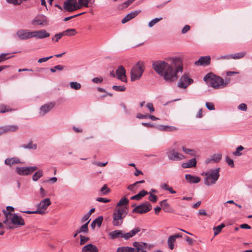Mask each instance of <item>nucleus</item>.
<instances>
[{"instance_id":"1","label":"nucleus","mask_w":252,"mask_h":252,"mask_svg":"<svg viewBox=\"0 0 252 252\" xmlns=\"http://www.w3.org/2000/svg\"><path fill=\"white\" fill-rule=\"evenodd\" d=\"M153 68L166 81L171 83L177 79L179 72L183 71V62L179 57H170L166 59V61L154 62Z\"/></svg>"},{"instance_id":"2","label":"nucleus","mask_w":252,"mask_h":252,"mask_svg":"<svg viewBox=\"0 0 252 252\" xmlns=\"http://www.w3.org/2000/svg\"><path fill=\"white\" fill-rule=\"evenodd\" d=\"M3 213L6 219L3 221V222L6 224L8 228L12 229L13 228L12 224L19 226H23L25 224V221L21 216H19L16 214L12 215L10 212H7L5 210H3Z\"/></svg>"},{"instance_id":"3","label":"nucleus","mask_w":252,"mask_h":252,"mask_svg":"<svg viewBox=\"0 0 252 252\" xmlns=\"http://www.w3.org/2000/svg\"><path fill=\"white\" fill-rule=\"evenodd\" d=\"M128 213L126 206L115 208L113 213L112 224L115 226H120L123 223V220Z\"/></svg>"},{"instance_id":"4","label":"nucleus","mask_w":252,"mask_h":252,"mask_svg":"<svg viewBox=\"0 0 252 252\" xmlns=\"http://www.w3.org/2000/svg\"><path fill=\"white\" fill-rule=\"evenodd\" d=\"M203 79L207 84L215 89L221 88L222 84H223V79L221 77L215 75L213 73L207 74Z\"/></svg>"},{"instance_id":"5","label":"nucleus","mask_w":252,"mask_h":252,"mask_svg":"<svg viewBox=\"0 0 252 252\" xmlns=\"http://www.w3.org/2000/svg\"><path fill=\"white\" fill-rule=\"evenodd\" d=\"M220 168H218L205 173L206 177L204 179V184L206 186H210L216 184L220 177Z\"/></svg>"},{"instance_id":"6","label":"nucleus","mask_w":252,"mask_h":252,"mask_svg":"<svg viewBox=\"0 0 252 252\" xmlns=\"http://www.w3.org/2000/svg\"><path fill=\"white\" fill-rule=\"evenodd\" d=\"M144 69L145 67L143 63L140 61L138 62L131 70V80L134 81L139 80L141 78Z\"/></svg>"},{"instance_id":"7","label":"nucleus","mask_w":252,"mask_h":252,"mask_svg":"<svg viewBox=\"0 0 252 252\" xmlns=\"http://www.w3.org/2000/svg\"><path fill=\"white\" fill-rule=\"evenodd\" d=\"M49 19L44 14H38L32 20L31 24L34 26L46 27L49 25Z\"/></svg>"},{"instance_id":"8","label":"nucleus","mask_w":252,"mask_h":252,"mask_svg":"<svg viewBox=\"0 0 252 252\" xmlns=\"http://www.w3.org/2000/svg\"><path fill=\"white\" fill-rule=\"evenodd\" d=\"M37 169V166L16 167V171L20 175L26 176L32 174Z\"/></svg>"},{"instance_id":"9","label":"nucleus","mask_w":252,"mask_h":252,"mask_svg":"<svg viewBox=\"0 0 252 252\" xmlns=\"http://www.w3.org/2000/svg\"><path fill=\"white\" fill-rule=\"evenodd\" d=\"M193 82L191 78H190L188 74H184L179 80L178 86L180 88L186 89Z\"/></svg>"},{"instance_id":"10","label":"nucleus","mask_w":252,"mask_h":252,"mask_svg":"<svg viewBox=\"0 0 252 252\" xmlns=\"http://www.w3.org/2000/svg\"><path fill=\"white\" fill-rule=\"evenodd\" d=\"M169 159L173 161H179L185 158L184 156L176 151L174 149H169L166 153Z\"/></svg>"},{"instance_id":"11","label":"nucleus","mask_w":252,"mask_h":252,"mask_svg":"<svg viewBox=\"0 0 252 252\" xmlns=\"http://www.w3.org/2000/svg\"><path fill=\"white\" fill-rule=\"evenodd\" d=\"M152 208V205L148 202L140 204L132 210V213L143 214L150 211Z\"/></svg>"},{"instance_id":"12","label":"nucleus","mask_w":252,"mask_h":252,"mask_svg":"<svg viewBox=\"0 0 252 252\" xmlns=\"http://www.w3.org/2000/svg\"><path fill=\"white\" fill-rule=\"evenodd\" d=\"M33 31H29L28 30L21 29L18 30L16 35L21 40H27L33 38Z\"/></svg>"},{"instance_id":"13","label":"nucleus","mask_w":252,"mask_h":252,"mask_svg":"<svg viewBox=\"0 0 252 252\" xmlns=\"http://www.w3.org/2000/svg\"><path fill=\"white\" fill-rule=\"evenodd\" d=\"M51 204V202L49 198H47L41 200L37 205V211H39L40 212L38 213V214L42 215L44 214L45 211Z\"/></svg>"},{"instance_id":"14","label":"nucleus","mask_w":252,"mask_h":252,"mask_svg":"<svg viewBox=\"0 0 252 252\" xmlns=\"http://www.w3.org/2000/svg\"><path fill=\"white\" fill-rule=\"evenodd\" d=\"M55 105V102H51L42 105L39 110L40 116H44L45 115L54 107Z\"/></svg>"},{"instance_id":"15","label":"nucleus","mask_w":252,"mask_h":252,"mask_svg":"<svg viewBox=\"0 0 252 252\" xmlns=\"http://www.w3.org/2000/svg\"><path fill=\"white\" fill-rule=\"evenodd\" d=\"M117 78L124 82H126L127 80L126 75V69L122 66L120 65L118 67L116 71Z\"/></svg>"},{"instance_id":"16","label":"nucleus","mask_w":252,"mask_h":252,"mask_svg":"<svg viewBox=\"0 0 252 252\" xmlns=\"http://www.w3.org/2000/svg\"><path fill=\"white\" fill-rule=\"evenodd\" d=\"M33 37L38 39H43L50 36V34L45 30L33 31Z\"/></svg>"},{"instance_id":"17","label":"nucleus","mask_w":252,"mask_h":252,"mask_svg":"<svg viewBox=\"0 0 252 252\" xmlns=\"http://www.w3.org/2000/svg\"><path fill=\"white\" fill-rule=\"evenodd\" d=\"M109 236L112 239H115L117 238H124L125 239V233L122 230H116L115 231L110 232L109 233Z\"/></svg>"},{"instance_id":"18","label":"nucleus","mask_w":252,"mask_h":252,"mask_svg":"<svg viewBox=\"0 0 252 252\" xmlns=\"http://www.w3.org/2000/svg\"><path fill=\"white\" fill-rule=\"evenodd\" d=\"M211 57L209 56L201 57L199 60L195 62L197 65L207 66L210 64Z\"/></svg>"},{"instance_id":"19","label":"nucleus","mask_w":252,"mask_h":252,"mask_svg":"<svg viewBox=\"0 0 252 252\" xmlns=\"http://www.w3.org/2000/svg\"><path fill=\"white\" fill-rule=\"evenodd\" d=\"M141 10H136L132 11L127 14L122 20V23L125 24L133 18L135 17L140 12Z\"/></svg>"},{"instance_id":"20","label":"nucleus","mask_w":252,"mask_h":252,"mask_svg":"<svg viewBox=\"0 0 252 252\" xmlns=\"http://www.w3.org/2000/svg\"><path fill=\"white\" fill-rule=\"evenodd\" d=\"M182 235L180 234H176L174 235L170 236L168 237L167 243L169 248L170 250H173L174 249V243L176 239L182 237Z\"/></svg>"},{"instance_id":"21","label":"nucleus","mask_w":252,"mask_h":252,"mask_svg":"<svg viewBox=\"0 0 252 252\" xmlns=\"http://www.w3.org/2000/svg\"><path fill=\"white\" fill-rule=\"evenodd\" d=\"M185 179L188 183L190 184L198 183L200 181V178L199 177L190 174H186Z\"/></svg>"},{"instance_id":"22","label":"nucleus","mask_w":252,"mask_h":252,"mask_svg":"<svg viewBox=\"0 0 252 252\" xmlns=\"http://www.w3.org/2000/svg\"><path fill=\"white\" fill-rule=\"evenodd\" d=\"M82 251L83 252H98V249L95 245L89 244L85 246Z\"/></svg>"},{"instance_id":"23","label":"nucleus","mask_w":252,"mask_h":252,"mask_svg":"<svg viewBox=\"0 0 252 252\" xmlns=\"http://www.w3.org/2000/svg\"><path fill=\"white\" fill-rule=\"evenodd\" d=\"M141 229L139 227H135L132 230H130L129 232L125 233V240H128L130 238H132L134 236H135L138 232H140Z\"/></svg>"},{"instance_id":"24","label":"nucleus","mask_w":252,"mask_h":252,"mask_svg":"<svg viewBox=\"0 0 252 252\" xmlns=\"http://www.w3.org/2000/svg\"><path fill=\"white\" fill-rule=\"evenodd\" d=\"M196 164V160L195 158H193L188 160L187 162L183 163L182 167L184 168H191L195 167Z\"/></svg>"},{"instance_id":"25","label":"nucleus","mask_w":252,"mask_h":252,"mask_svg":"<svg viewBox=\"0 0 252 252\" xmlns=\"http://www.w3.org/2000/svg\"><path fill=\"white\" fill-rule=\"evenodd\" d=\"M63 8L65 10H66L68 12H71V11H73L74 10H77V9H79L78 8H77L74 5L70 3L69 2V0H65L64 2Z\"/></svg>"},{"instance_id":"26","label":"nucleus","mask_w":252,"mask_h":252,"mask_svg":"<svg viewBox=\"0 0 252 252\" xmlns=\"http://www.w3.org/2000/svg\"><path fill=\"white\" fill-rule=\"evenodd\" d=\"M103 219L102 216H99L94 220L91 224V227L93 229H94L96 225H97L98 227H100L103 221Z\"/></svg>"},{"instance_id":"27","label":"nucleus","mask_w":252,"mask_h":252,"mask_svg":"<svg viewBox=\"0 0 252 252\" xmlns=\"http://www.w3.org/2000/svg\"><path fill=\"white\" fill-rule=\"evenodd\" d=\"M160 206L165 212H171L172 209L170 205L167 203L166 200H163L160 202Z\"/></svg>"},{"instance_id":"28","label":"nucleus","mask_w":252,"mask_h":252,"mask_svg":"<svg viewBox=\"0 0 252 252\" xmlns=\"http://www.w3.org/2000/svg\"><path fill=\"white\" fill-rule=\"evenodd\" d=\"M20 160L17 158H7L4 161V163L6 165L11 166V165L15 163H20Z\"/></svg>"},{"instance_id":"29","label":"nucleus","mask_w":252,"mask_h":252,"mask_svg":"<svg viewBox=\"0 0 252 252\" xmlns=\"http://www.w3.org/2000/svg\"><path fill=\"white\" fill-rule=\"evenodd\" d=\"M148 194V192L147 191L142 190L140 191L138 194L131 197L130 199L131 200H139L142 198V197Z\"/></svg>"},{"instance_id":"30","label":"nucleus","mask_w":252,"mask_h":252,"mask_svg":"<svg viewBox=\"0 0 252 252\" xmlns=\"http://www.w3.org/2000/svg\"><path fill=\"white\" fill-rule=\"evenodd\" d=\"M129 203V200L126 197H122L117 203L116 208H122L125 207Z\"/></svg>"},{"instance_id":"31","label":"nucleus","mask_w":252,"mask_h":252,"mask_svg":"<svg viewBox=\"0 0 252 252\" xmlns=\"http://www.w3.org/2000/svg\"><path fill=\"white\" fill-rule=\"evenodd\" d=\"M63 36H73L77 33L74 29H68L61 32Z\"/></svg>"},{"instance_id":"32","label":"nucleus","mask_w":252,"mask_h":252,"mask_svg":"<svg viewBox=\"0 0 252 252\" xmlns=\"http://www.w3.org/2000/svg\"><path fill=\"white\" fill-rule=\"evenodd\" d=\"M116 252H135L134 247H119Z\"/></svg>"},{"instance_id":"33","label":"nucleus","mask_w":252,"mask_h":252,"mask_svg":"<svg viewBox=\"0 0 252 252\" xmlns=\"http://www.w3.org/2000/svg\"><path fill=\"white\" fill-rule=\"evenodd\" d=\"M21 147L24 149L35 150L37 148V145L36 144H33L32 141H30L28 144H23Z\"/></svg>"},{"instance_id":"34","label":"nucleus","mask_w":252,"mask_h":252,"mask_svg":"<svg viewBox=\"0 0 252 252\" xmlns=\"http://www.w3.org/2000/svg\"><path fill=\"white\" fill-rule=\"evenodd\" d=\"M43 175V172L42 170H39L36 172L32 176V180L34 181H37Z\"/></svg>"},{"instance_id":"35","label":"nucleus","mask_w":252,"mask_h":252,"mask_svg":"<svg viewBox=\"0 0 252 252\" xmlns=\"http://www.w3.org/2000/svg\"><path fill=\"white\" fill-rule=\"evenodd\" d=\"M246 54L245 52L237 53L234 54L230 55L231 58L233 59H239L243 58Z\"/></svg>"},{"instance_id":"36","label":"nucleus","mask_w":252,"mask_h":252,"mask_svg":"<svg viewBox=\"0 0 252 252\" xmlns=\"http://www.w3.org/2000/svg\"><path fill=\"white\" fill-rule=\"evenodd\" d=\"M90 220L88 221L86 223L82 225L81 227L77 230V233H86L88 231V225Z\"/></svg>"},{"instance_id":"37","label":"nucleus","mask_w":252,"mask_h":252,"mask_svg":"<svg viewBox=\"0 0 252 252\" xmlns=\"http://www.w3.org/2000/svg\"><path fill=\"white\" fill-rule=\"evenodd\" d=\"M182 150L186 154L192 156H195V151L193 149L187 148L185 146H183Z\"/></svg>"},{"instance_id":"38","label":"nucleus","mask_w":252,"mask_h":252,"mask_svg":"<svg viewBox=\"0 0 252 252\" xmlns=\"http://www.w3.org/2000/svg\"><path fill=\"white\" fill-rule=\"evenodd\" d=\"M225 225L224 223H221L220 225H218L217 226L214 227L213 228V230L214 232V235L216 236L217 235L221 230V229L224 227Z\"/></svg>"},{"instance_id":"39","label":"nucleus","mask_w":252,"mask_h":252,"mask_svg":"<svg viewBox=\"0 0 252 252\" xmlns=\"http://www.w3.org/2000/svg\"><path fill=\"white\" fill-rule=\"evenodd\" d=\"M70 87L71 89L75 90H78L81 89V85L80 83L76 82H71L69 83Z\"/></svg>"},{"instance_id":"40","label":"nucleus","mask_w":252,"mask_h":252,"mask_svg":"<svg viewBox=\"0 0 252 252\" xmlns=\"http://www.w3.org/2000/svg\"><path fill=\"white\" fill-rule=\"evenodd\" d=\"M162 19V17L159 18H156L155 19H152L151 21H150L148 23V26L150 28L153 27L156 24L158 23L159 21L161 20Z\"/></svg>"},{"instance_id":"41","label":"nucleus","mask_w":252,"mask_h":252,"mask_svg":"<svg viewBox=\"0 0 252 252\" xmlns=\"http://www.w3.org/2000/svg\"><path fill=\"white\" fill-rule=\"evenodd\" d=\"M7 129V132L9 131H16L18 130L19 127L17 125H9L5 126Z\"/></svg>"},{"instance_id":"42","label":"nucleus","mask_w":252,"mask_h":252,"mask_svg":"<svg viewBox=\"0 0 252 252\" xmlns=\"http://www.w3.org/2000/svg\"><path fill=\"white\" fill-rule=\"evenodd\" d=\"M244 149L242 146H239L237 148L235 152H233V155L235 156H241L242 153L241 151Z\"/></svg>"},{"instance_id":"43","label":"nucleus","mask_w":252,"mask_h":252,"mask_svg":"<svg viewBox=\"0 0 252 252\" xmlns=\"http://www.w3.org/2000/svg\"><path fill=\"white\" fill-rule=\"evenodd\" d=\"M221 159V155L220 154H214L212 157V160L216 162H218Z\"/></svg>"},{"instance_id":"44","label":"nucleus","mask_w":252,"mask_h":252,"mask_svg":"<svg viewBox=\"0 0 252 252\" xmlns=\"http://www.w3.org/2000/svg\"><path fill=\"white\" fill-rule=\"evenodd\" d=\"M113 90L117 92H123L125 91L126 87L124 86H116L114 85L112 87Z\"/></svg>"},{"instance_id":"45","label":"nucleus","mask_w":252,"mask_h":252,"mask_svg":"<svg viewBox=\"0 0 252 252\" xmlns=\"http://www.w3.org/2000/svg\"><path fill=\"white\" fill-rule=\"evenodd\" d=\"M12 111V109H9L6 107V106L4 104L0 105V113H4L7 112Z\"/></svg>"},{"instance_id":"46","label":"nucleus","mask_w":252,"mask_h":252,"mask_svg":"<svg viewBox=\"0 0 252 252\" xmlns=\"http://www.w3.org/2000/svg\"><path fill=\"white\" fill-rule=\"evenodd\" d=\"M8 54V53H2L0 55V63L3 62L11 58L10 57H7Z\"/></svg>"},{"instance_id":"47","label":"nucleus","mask_w":252,"mask_h":252,"mask_svg":"<svg viewBox=\"0 0 252 252\" xmlns=\"http://www.w3.org/2000/svg\"><path fill=\"white\" fill-rule=\"evenodd\" d=\"M78 5H80V8L82 6L86 7H88L89 6L87 0H78Z\"/></svg>"},{"instance_id":"48","label":"nucleus","mask_w":252,"mask_h":252,"mask_svg":"<svg viewBox=\"0 0 252 252\" xmlns=\"http://www.w3.org/2000/svg\"><path fill=\"white\" fill-rule=\"evenodd\" d=\"M150 194L149 199L152 202H156L158 200V197L156 195L151 193V192H148Z\"/></svg>"},{"instance_id":"49","label":"nucleus","mask_w":252,"mask_h":252,"mask_svg":"<svg viewBox=\"0 0 252 252\" xmlns=\"http://www.w3.org/2000/svg\"><path fill=\"white\" fill-rule=\"evenodd\" d=\"M63 36L61 32L57 33L55 35L54 37L52 38V40L57 42Z\"/></svg>"},{"instance_id":"50","label":"nucleus","mask_w":252,"mask_h":252,"mask_svg":"<svg viewBox=\"0 0 252 252\" xmlns=\"http://www.w3.org/2000/svg\"><path fill=\"white\" fill-rule=\"evenodd\" d=\"M100 191L103 194H107L110 192V189L107 188L106 185H104L100 189Z\"/></svg>"},{"instance_id":"51","label":"nucleus","mask_w":252,"mask_h":252,"mask_svg":"<svg viewBox=\"0 0 252 252\" xmlns=\"http://www.w3.org/2000/svg\"><path fill=\"white\" fill-rule=\"evenodd\" d=\"M225 161L231 167H233L234 166V161L233 159H230L228 156H226L225 158Z\"/></svg>"},{"instance_id":"52","label":"nucleus","mask_w":252,"mask_h":252,"mask_svg":"<svg viewBox=\"0 0 252 252\" xmlns=\"http://www.w3.org/2000/svg\"><path fill=\"white\" fill-rule=\"evenodd\" d=\"M205 105L207 108L209 110H214L215 109L214 105L213 103L206 102Z\"/></svg>"},{"instance_id":"53","label":"nucleus","mask_w":252,"mask_h":252,"mask_svg":"<svg viewBox=\"0 0 252 252\" xmlns=\"http://www.w3.org/2000/svg\"><path fill=\"white\" fill-rule=\"evenodd\" d=\"M238 108L240 110L246 111L247 110V105L245 103H241L239 105Z\"/></svg>"},{"instance_id":"54","label":"nucleus","mask_w":252,"mask_h":252,"mask_svg":"<svg viewBox=\"0 0 252 252\" xmlns=\"http://www.w3.org/2000/svg\"><path fill=\"white\" fill-rule=\"evenodd\" d=\"M80 244L83 245L87 241H88L89 240V238L86 237L84 236L80 235Z\"/></svg>"},{"instance_id":"55","label":"nucleus","mask_w":252,"mask_h":252,"mask_svg":"<svg viewBox=\"0 0 252 252\" xmlns=\"http://www.w3.org/2000/svg\"><path fill=\"white\" fill-rule=\"evenodd\" d=\"M135 0H127L126 1L122 4V6H123L122 8H126L128 6H129L131 3H132Z\"/></svg>"},{"instance_id":"56","label":"nucleus","mask_w":252,"mask_h":252,"mask_svg":"<svg viewBox=\"0 0 252 252\" xmlns=\"http://www.w3.org/2000/svg\"><path fill=\"white\" fill-rule=\"evenodd\" d=\"M84 13H85V12H82V13H79L78 14H76V15H73V16H69V17H65L64 19H63V21H67L73 18H75V17H76L77 16H79L80 15H81L82 14H84Z\"/></svg>"},{"instance_id":"57","label":"nucleus","mask_w":252,"mask_h":252,"mask_svg":"<svg viewBox=\"0 0 252 252\" xmlns=\"http://www.w3.org/2000/svg\"><path fill=\"white\" fill-rule=\"evenodd\" d=\"M96 200L98 202H103V203H107V202H109L110 201V199H108L106 198H102V197H97L96 199Z\"/></svg>"},{"instance_id":"58","label":"nucleus","mask_w":252,"mask_h":252,"mask_svg":"<svg viewBox=\"0 0 252 252\" xmlns=\"http://www.w3.org/2000/svg\"><path fill=\"white\" fill-rule=\"evenodd\" d=\"M103 81V78L101 77H94L92 79V81L96 84H99L102 82Z\"/></svg>"},{"instance_id":"59","label":"nucleus","mask_w":252,"mask_h":252,"mask_svg":"<svg viewBox=\"0 0 252 252\" xmlns=\"http://www.w3.org/2000/svg\"><path fill=\"white\" fill-rule=\"evenodd\" d=\"M57 181V178L56 177H51L49 179L43 181L44 183L50 182L52 184H54Z\"/></svg>"},{"instance_id":"60","label":"nucleus","mask_w":252,"mask_h":252,"mask_svg":"<svg viewBox=\"0 0 252 252\" xmlns=\"http://www.w3.org/2000/svg\"><path fill=\"white\" fill-rule=\"evenodd\" d=\"M146 107L149 109L151 113H153L155 111V108L152 103H148L146 104Z\"/></svg>"},{"instance_id":"61","label":"nucleus","mask_w":252,"mask_h":252,"mask_svg":"<svg viewBox=\"0 0 252 252\" xmlns=\"http://www.w3.org/2000/svg\"><path fill=\"white\" fill-rule=\"evenodd\" d=\"M53 57V56H51L50 57H44L42 58H40L38 60V63H42L43 62H45L49 60V59H51Z\"/></svg>"},{"instance_id":"62","label":"nucleus","mask_w":252,"mask_h":252,"mask_svg":"<svg viewBox=\"0 0 252 252\" xmlns=\"http://www.w3.org/2000/svg\"><path fill=\"white\" fill-rule=\"evenodd\" d=\"M136 118L139 119H148V114L143 115L141 113H138L136 115Z\"/></svg>"},{"instance_id":"63","label":"nucleus","mask_w":252,"mask_h":252,"mask_svg":"<svg viewBox=\"0 0 252 252\" xmlns=\"http://www.w3.org/2000/svg\"><path fill=\"white\" fill-rule=\"evenodd\" d=\"M230 59H231L230 55H227L221 56L217 58V60H225V59L229 60Z\"/></svg>"},{"instance_id":"64","label":"nucleus","mask_w":252,"mask_h":252,"mask_svg":"<svg viewBox=\"0 0 252 252\" xmlns=\"http://www.w3.org/2000/svg\"><path fill=\"white\" fill-rule=\"evenodd\" d=\"M190 26L189 25H186L184 26V27L182 29V33L183 34H185L187 33L188 32H189L190 30Z\"/></svg>"}]
</instances>
